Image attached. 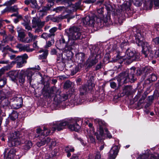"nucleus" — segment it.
<instances>
[{
  "mask_svg": "<svg viewBox=\"0 0 159 159\" xmlns=\"http://www.w3.org/2000/svg\"><path fill=\"white\" fill-rule=\"evenodd\" d=\"M95 123L98 126V129L99 132V135L97 133H95L94 134L96 136L97 140L99 141H101L102 139V136L104 134V128L105 125V122L104 121L99 119H96L94 120Z\"/></svg>",
  "mask_w": 159,
  "mask_h": 159,
  "instance_id": "obj_6",
  "label": "nucleus"
},
{
  "mask_svg": "<svg viewBox=\"0 0 159 159\" xmlns=\"http://www.w3.org/2000/svg\"><path fill=\"white\" fill-rule=\"evenodd\" d=\"M16 0H10L9 1L6 2L4 4L7 6H10L12 4H14Z\"/></svg>",
  "mask_w": 159,
  "mask_h": 159,
  "instance_id": "obj_59",
  "label": "nucleus"
},
{
  "mask_svg": "<svg viewBox=\"0 0 159 159\" xmlns=\"http://www.w3.org/2000/svg\"><path fill=\"white\" fill-rule=\"evenodd\" d=\"M17 32L20 41L26 43V38H25V34L24 31H17Z\"/></svg>",
  "mask_w": 159,
  "mask_h": 159,
  "instance_id": "obj_32",
  "label": "nucleus"
},
{
  "mask_svg": "<svg viewBox=\"0 0 159 159\" xmlns=\"http://www.w3.org/2000/svg\"><path fill=\"white\" fill-rule=\"evenodd\" d=\"M135 41L137 45H141L142 41L144 40L145 33L141 30H138L136 28L133 29Z\"/></svg>",
  "mask_w": 159,
  "mask_h": 159,
  "instance_id": "obj_7",
  "label": "nucleus"
},
{
  "mask_svg": "<svg viewBox=\"0 0 159 159\" xmlns=\"http://www.w3.org/2000/svg\"><path fill=\"white\" fill-rule=\"evenodd\" d=\"M152 54L153 55L152 57H150L151 58L153 57H159V49L156 50L154 52H152Z\"/></svg>",
  "mask_w": 159,
  "mask_h": 159,
  "instance_id": "obj_51",
  "label": "nucleus"
},
{
  "mask_svg": "<svg viewBox=\"0 0 159 159\" xmlns=\"http://www.w3.org/2000/svg\"><path fill=\"white\" fill-rule=\"evenodd\" d=\"M111 87L113 89H116V84L114 82H111L110 83Z\"/></svg>",
  "mask_w": 159,
  "mask_h": 159,
  "instance_id": "obj_63",
  "label": "nucleus"
},
{
  "mask_svg": "<svg viewBox=\"0 0 159 159\" xmlns=\"http://www.w3.org/2000/svg\"><path fill=\"white\" fill-rule=\"evenodd\" d=\"M76 57H78L79 60L81 62H82L84 61L85 56L83 53H80L77 55Z\"/></svg>",
  "mask_w": 159,
  "mask_h": 159,
  "instance_id": "obj_48",
  "label": "nucleus"
},
{
  "mask_svg": "<svg viewBox=\"0 0 159 159\" xmlns=\"http://www.w3.org/2000/svg\"><path fill=\"white\" fill-rule=\"evenodd\" d=\"M10 68V66L7 65L4 66L0 69V77L4 73V72L6 70H7Z\"/></svg>",
  "mask_w": 159,
  "mask_h": 159,
  "instance_id": "obj_42",
  "label": "nucleus"
},
{
  "mask_svg": "<svg viewBox=\"0 0 159 159\" xmlns=\"http://www.w3.org/2000/svg\"><path fill=\"white\" fill-rule=\"evenodd\" d=\"M139 46H141L142 48V52L144 55L145 57H152V49L150 45L147 42L142 41L141 45H137Z\"/></svg>",
  "mask_w": 159,
  "mask_h": 159,
  "instance_id": "obj_8",
  "label": "nucleus"
},
{
  "mask_svg": "<svg viewBox=\"0 0 159 159\" xmlns=\"http://www.w3.org/2000/svg\"><path fill=\"white\" fill-rule=\"evenodd\" d=\"M104 131L105 132V134L107 135V136L108 138L109 139L111 138H112V136L111 134L108 131L107 129L105 128H104Z\"/></svg>",
  "mask_w": 159,
  "mask_h": 159,
  "instance_id": "obj_56",
  "label": "nucleus"
},
{
  "mask_svg": "<svg viewBox=\"0 0 159 159\" xmlns=\"http://www.w3.org/2000/svg\"><path fill=\"white\" fill-rule=\"evenodd\" d=\"M113 51H116L118 53V55L120 58L122 59L123 60H129V63H130L133 61L136 60L137 59L136 51L133 48H128L126 50L125 54L123 55L122 52H120L118 49V47L116 45H115L112 48Z\"/></svg>",
  "mask_w": 159,
  "mask_h": 159,
  "instance_id": "obj_3",
  "label": "nucleus"
},
{
  "mask_svg": "<svg viewBox=\"0 0 159 159\" xmlns=\"http://www.w3.org/2000/svg\"><path fill=\"white\" fill-rule=\"evenodd\" d=\"M39 138L40 140L39 142H38L36 143L37 146L39 147L41 146H43L46 144H48L51 141V139L49 137H43L41 136H38V135L36 137Z\"/></svg>",
  "mask_w": 159,
  "mask_h": 159,
  "instance_id": "obj_18",
  "label": "nucleus"
},
{
  "mask_svg": "<svg viewBox=\"0 0 159 159\" xmlns=\"http://www.w3.org/2000/svg\"><path fill=\"white\" fill-rule=\"evenodd\" d=\"M28 57L26 54H24L22 56H19L15 59V61H12V63H16L17 67L20 68L23 66V64L26 63V60Z\"/></svg>",
  "mask_w": 159,
  "mask_h": 159,
  "instance_id": "obj_10",
  "label": "nucleus"
},
{
  "mask_svg": "<svg viewBox=\"0 0 159 159\" xmlns=\"http://www.w3.org/2000/svg\"><path fill=\"white\" fill-rule=\"evenodd\" d=\"M80 70V67L79 65L76 66L75 68L71 70V75H74L76 74Z\"/></svg>",
  "mask_w": 159,
  "mask_h": 159,
  "instance_id": "obj_43",
  "label": "nucleus"
},
{
  "mask_svg": "<svg viewBox=\"0 0 159 159\" xmlns=\"http://www.w3.org/2000/svg\"><path fill=\"white\" fill-rule=\"evenodd\" d=\"M9 11H11L12 12H18V8L16 6H14L13 7H9Z\"/></svg>",
  "mask_w": 159,
  "mask_h": 159,
  "instance_id": "obj_49",
  "label": "nucleus"
},
{
  "mask_svg": "<svg viewBox=\"0 0 159 159\" xmlns=\"http://www.w3.org/2000/svg\"><path fill=\"white\" fill-rule=\"evenodd\" d=\"M132 88L131 86L127 85L125 86L123 89V92L125 95H129L132 91Z\"/></svg>",
  "mask_w": 159,
  "mask_h": 159,
  "instance_id": "obj_34",
  "label": "nucleus"
},
{
  "mask_svg": "<svg viewBox=\"0 0 159 159\" xmlns=\"http://www.w3.org/2000/svg\"><path fill=\"white\" fill-rule=\"evenodd\" d=\"M66 152H73L74 151V148L71 146H67L65 148Z\"/></svg>",
  "mask_w": 159,
  "mask_h": 159,
  "instance_id": "obj_54",
  "label": "nucleus"
},
{
  "mask_svg": "<svg viewBox=\"0 0 159 159\" xmlns=\"http://www.w3.org/2000/svg\"><path fill=\"white\" fill-rule=\"evenodd\" d=\"M19 74V71L18 70H12L9 72V75L12 81L17 84V78Z\"/></svg>",
  "mask_w": 159,
  "mask_h": 159,
  "instance_id": "obj_24",
  "label": "nucleus"
},
{
  "mask_svg": "<svg viewBox=\"0 0 159 159\" xmlns=\"http://www.w3.org/2000/svg\"><path fill=\"white\" fill-rule=\"evenodd\" d=\"M64 8V7H59L54 8L53 11H55L56 12H59L60 11H61Z\"/></svg>",
  "mask_w": 159,
  "mask_h": 159,
  "instance_id": "obj_57",
  "label": "nucleus"
},
{
  "mask_svg": "<svg viewBox=\"0 0 159 159\" xmlns=\"http://www.w3.org/2000/svg\"><path fill=\"white\" fill-rule=\"evenodd\" d=\"M81 3V2H79L75 3V4H71L68 7V9L70 12L76 11L77 10L80 8Z\"/></svg>",
  "mask_w": 159,
  "mask_h": 159,
  "instance_id": "obj_30",
  "label": "nucleus"
},
{
  "mask_svg": "<svg viewBox=\"0 0 159 159\" xmlns=\"http://www.w3.org/2000/svg\"><path fill=\"white\" fill-rule=\"evenodd\" d=\"M7 83V79L5 78H3V79H0V88H2Z\"/></svg>",
  "mask_w": 159,
  "mask_h": 159,
  "instance_id": "obj_45",
  "label": "nucleus"
},
{
  "mask_svg": "<svg viewBox=\"0 0 159 159\" xmlns=\"http://www.w3.org/2000/svg\"><path fill=\"white\" fill-rule=\"evenodd\" d=\"M88 133L86 135L87 137L89 139L90 142L92 143H94L95 142V139L93 137L92 135L93 134H91L90 132H89L88 130H87Z\"/></svg>",
  "mask_w": 159,
  "mask_h": 159,
  "instance_id": "obj_41",
  "label": "nucleus"
},
{
  "mask_svg": "<svg viewBox=\"0 0 159 159\" xmlns=\"http://www.w3.org/2000/svg\"><path fill=\"white\" fill-rule=\"evenodd\" d=\"M51 35V34H50L44 33L41 35L40 37L41 38H43L47 40L49 38H53L52 37Z\"/></svg>",
  "mask_w": 159,
  "mask_h": 159,
  "instance_id": "obj_40",
  "label": "nucleus"
},
{
  "mask_svg": "<svg viewBox=\"0 0 159 159\" xmlns=\"http://www.w3.org/2000/svg\"><path fill=\"white\" fill-rule=\"evenodd\" d=\"M153 41L155 44H159V36L154 39H153Z\"/></svg>",
  "mask_w": 159,
  "mask_h": 159,
  "instance_id": "obj_64",
  "label": "nucleus"
},
{
  "mask_svg": "<svg viewBox=\"0 0 159 159\" xmlns=\"http://www.w3.org/2000/svg\"><path fill=\"white\" fill-rule=\"evenodd\" d=\"M132 4L131 1H127L123 3L121 6L122 11H125L126 12L130 10V7Z\"/></svg>",
  "mask_w": 159,
  "mask_h": 159,
  "instance_id": "obj_28",
  "label": "nucleus"
},
{
  "mask_svg": "<svg viewBox=\"0 0 159 159\" xmlns=\"http://www.w3.org/2000/svg\"><path fill=\"white\" fill-rule=\"evenodd\" d=\"M16 47L18 48L20 51H26L27 52H32L34 50L33 48H30L29 45H23L21 44H18Z\"/></svg>",
  "mask_w": 159,
  "mask_h": 159,
  "instance_id": "obj_21",
  "label": "nucleus"
},
{
  "mask_svg": "<svg viewBox=\"0 0 159 159\" xmlns=\"http://www.w3.org/2000/svg\"><path fill=\"white\" fill-rule=\"evenodd\" d=\"M136 74L138 75H140L142 74H143V70H142V68L137 70Z\"/></svg>",
  "mask_w": 159,
  "mask_h": 159,
  "instance_id": "obj_62",
  "label": "nucleus"
},
{
  "mask_svg": "<svg viewBox=\"0 0 159 159\" xmlns=\"http://www.w3.org/2000/svg\"><path fill=\"white\" fill-rule=\"evenodd\" d=\"M98 62V60L97 59L96 57H92L88 59L86 61V65L88 68L95 65Z\"/></svg>",
  "mask_w": 159,
  "mask_h": 159,
  "instance_id": "obj_27",
  "label": "nucleus"
},
{
  "mask_svg": "<svg viewBox=\"0 0 159 159\" xmlns=\"http://www.w3.org/2000/svg\"><path fill=\"white\" fill-rule=\"evenodd\" d=\"M94 18L96 19V23H98V25H101L102 23L106 24L110 20V17L107 16H103L102 18L95 16Z\"/></svg>",
  "mask_w": 159,
  "mask_h": 159,
  "instance_id": "obj_23",
  "label": "nucleus"
},
{
  "mask_svg": "<svg viewBox=\"0 0 159 159\" xmlns=\"http://www.w3.org/2000/svg\"><path fill=\"white\" fill-rule=\"evenodd\" d=\"M118 146H113L109 153L108 157L109 159H115L118 152Z\"/></svg>",
  "mask_w": 159,
  "mask_h": 159,
  "instance_id": "obj_17",
  "label": "nucleus"
},
{
  "mask_svg": "<svg viewBox=\"0 0 159 159\" xmlns=\"http://www.w3.org/2000/svg\"><path fill=\"white\" fill-rule=\"evenodd\" d=\"M28 35L29 38L28 37L26 38V43H30L33 41H35L36 39H37L38 37L36 35H33V34L30 32H29L28 33Z\"/></svg>",
  "mask_w": 159,
  "mask_h": 159,
  "instance_id": "obj_33",
  "label": "nucleus"
},
{
  "mask_svg": "<svg viewBox=\"0 0 159 159\" xmlns=\"http://www.w3.org/2000/svg\"><path fill=\"white\" fill-rule=\"evenodd\" d=\"M34 74V72L31 70L29 69L27 71V80L31 84V82L32 80V76Z\"/></svg>",
  "mask_w": 159,
  "mask_h": 159,
  "instance_id": "obj_36",
  "label": "nucleus"
},
{
  "mask_svg": "<svg viewBox=\"0 0 159 159\" xmlns=\"http://www.w3.org/2000/svg\"><path fill=\"white\" fill-rule=\"evenodd\" d=\"M71 122L68 121V120H63L57 122H55L52 125V130L53 131H55L57 130L58 131H60L65 129L67 125L69 124V123Z\"/></svg>",
  "mask_w": 159,
  "mask_h": 159,
  "instance_id": "obj_9",
  "label": "nucleus"
},
{
  "mask_svg": "<svg viewBox=\"0 0 159 159\" xmlns=\"http://www.w3.org/2000/svg\"><path fill=\"white\" fill-rule=\"evenodd\" d=\"M49 10V8L47 6L42 7V9L39 10V15L40 17H43L46 15V11Z\"/></svg>",
  "mask_w": 159,
  "mask_h": 159,
  "instance_id": "obj_35",
  "label": "nucleus"
},
{
  "mask_svg": "<svg viewBox=\"0 0 159 159\" xmlns=\"http://www.w3.org/2000/svg\"><path fill=\"white\" fill-rule=\"evenodd\" d=\"M89 16H87L83 19V24L85 25H88L90 26L93 27L95 23H96V19Z\"/></svg>",
  "mask_w": 159,
  "mask_h": 159,
  "instance_id": "obj_12",
  "label": "nucleus"
},
{
  "mask_svg": "<svg viewBox=\"0 0 159 159\" xmlns=\"http://www.w3.org/2000/svg\"><path fill=\"white\" fill-rule=\"evenodd\" d=\"M98 62V60L97 59L96 57H92L88 59L86 61V65L88 68L95 65Z\"/></svg>",
  "mask_w": 159,
  "mask_h": 159,
  "instance_id": "obj_26",
  "label": "nucleus"
},
{
  "mask_svg": "<svg viewBox=\"0 0 159 159\" xmlns=\"http://www.w3.org/2000/svg\"><path fill=\"white\" fill-rule=\"evenodd\" d=\"M23 143L22 148L25 150L30 149L32 146V142L24 136L22 131H16L11 133L8 137V145L10 147L16 146Z\"/></svg>",
  "mask_w": 159,
  "mask_h": 159,
  "instance_id": "obj_1",
  "label": "nucleus"
},
{
  "mask_svg": "<svg viewBox=\"0 0 159 159\" xmlns=\"http://www.w3.org/2000/svg\"><path fill=\"white\" fill-rule=\"evenodd\" d=\"M68 98V95L66 94H64L62 96L56 94L54 98V100L57 102V104H59L61 102L66 100Z\"/></svg>",
  "mask_w": 159,
  "mask_h": 159,
  "instance_id": "obj_25",
  "label": "nucleus"
},
{
  "mask_svg": "<svg viewBox=\"0 0 159 159\" xmlns=\"http://www.w3.org/2000/svg\"><path fill=\"white\" fill-rule=\"evenodd\" d=\"M9 116L11 120H14L18 118V113L16 111H13L12 113L9 115Z\"/></svg>",
  "mask_w": 159,
  "mask_h": 159,
  "instance_id": "obj_38",
  "label": "nucleus"
},
{
  "mask_svg": "<svg viewBox=\"0 0 159 159\" xmlns=\"http://www.w3.org/2000/svg\"><path fill=\"white\" fill-rule=\"evenodd\" d=\"M11 107L15 109H18L21 107L23 104L22 98L21 97H15L11 100Z\"/></svg>",
  "mask_w": 159,
  "mask_h": 159,
  "instance_id": "obj_11",
  "label": "nucleus"
},
{
  "mask_svg": "<svg viewBox=\"0 0 159 159\" xmlns=\"http://www.w3.org/2000/svg\"><path fill=\"white\" fill-rule=\"evenodd\" d=\"M39 138L40 140L39 142H38L36 143L37 146L39 147L41 146H43L46 144H48L51 141V139L49 137H43L41 136H38V135L36 137Z\"/></svg>",
  "mask_w": 159,
  "mask_h": 159,
  "instance_id": "obj_19",
  "label": "nucleus"
},
{
  "mask_svg": "<svg viewBox=\"0 0 159 159\" xmlns=\"http://www.w3.org/2000/svg\"><path fill=\"white\" fill-rule=\"evenodd\" d=\"M104 8L103 7H101L100 8L98 9L97 10V12L98 14L99 17L102 18L103 15Z\"/></svg>",
  "mask_w": 159,
  "mask_h": 159,
  "instance_id": "obj_44",
  "label": "nucleus"
},
{
  "mask_svg": "<svg viewBox=\"0 0 159 159\" xmlns=\"http://www.w3.org/2000/svg\"><path fill=\"white\" fill-rule=\"evenodd\" d=\"M23 25L25 26L26 29L28 30H32V28L29 25L26 23H23Z\"/></svg>",
  "mask_w": 159,
  "mask_h": 159,
  "instance_id": "obj_61",
  "label": "nucleus"
},
{
  "mask_svg": "<svg viewBox=\"0 0 159 159\" xmlns=\"http://www.w3.org/2000/svg\"><path fill=\"white\" fill-rule=\"evenodd\" d=\"M95 85L91 82L89 83L88 85H85L82 86L80 88V94L83 95L88 90H92L94 87Z\"/></svg>",
  "mask_w": 159,
  "mask_h": 159,
  "instance_id": "obj_14",
  "label": "nucleus"
},
{
  "mask_svg": "<svg viewBox=\"0 0 159 159\" xmlns=\"http://www.w3.org/2000/svg\"><path fill=\"white\" fill-rule=\"evenodd\" d=\"M135 70V67H133L128 71L120 73L119 75V78L117 80L119 85L121 86L123 84L129 82H134L137 79L134 75Z\"/></svg>",
  "mask_w": 159,
  "mask_h": 159,
  "instance_id": "obj_2",
  "label": "nucleus"
},
{
  "mask_svg": "<svg viewBox=\"0 0 159 159\" xmlns=\"http://www.w3.org/2000/svg\"><path fill=\"white\" fill-rule=\"evenodd\" d=\"M25 4L30 5L31 7L33 8H37L39 6L36 0H25Z\"/></svg>",
  "mask_w": 159,
  "mask_h": 159,
  "instance_id": "obj_31",
  "label": "nucleus"
},
{
  "mask_svg": "<svg viewBox=\"0 0 159 159\" xmlns=\"http://www.w3.org/2000/svg\"><path fill=\"white\" fill-rule=\"evenodd\" d=\"M148 157V155L147 153H144L140 155L138 157L137 159H146Z\"/></svg>",
  "mask_w": 159,
  "mask_h": 159,
  "instance_id": "obj_53",
  "label": "nucleus"
},
{
  "mask_svg": "<svg viewBox=\"0 0 159 159\" xmlns=\"http://www.w3.org/2000/svg\"><path fill=\"white\" fill-rule=\"evenodd\" d=\"M3 92H0V102L2 101L5 99L4 102H5L4 106H8L11 104V103L6 98L8 97V96L4 93Z\"/></svg>",
  "mask_w": 159,
  "mask_h": 159,
  "instance_id": "obj_29",
  "label": "nucleus"
},
{
  "mask_svg": "<svg viewBox=\"0 0 159 159\" xmlns=\"http://www.w3.org/2000/svg\"><path fill=\"white\" fill-rule=\"evenodd\" d=\"M69 39L73 40L78 39H82L86 37L84 33L82 32L80 29L76 27L70 28L66 31Z\"/></svg>",
  "mask_w": 159,
  "mask_h": 159,
  "instance_id": "obj_5",
  "label": "nucleus"
},
{
  "mask_svg": "<svg viewBox=\"0 0 159 159\" xmlns=\"http://www.w3.org/2000/svg\"><path fill=\"white\" fill-rule=\"evenodd\" d=\"M57 28L56 27H54L51 28L49 30L50 34H51V36L53 38L55 34L54 33L57 30Z\"/></svg>",
  "mask_w": 159,
  "mask_h": 159,
  "instance_id": "obj_46",
  "label": "nucleus"
},
{
  "mask_svg": "<svg viewBox=\"0 0 159 159\" xmlns=\"http://www.w3.org/2000/svg\"><path fill=\"white\" fill-rule=\"evenodd\" d=\"M51 130L48 129L47 127L44 126L43 130H42L40 128H38L36 129V133L38 134V136H41L43 137L48 135L50 133Z\"/></svg>",
  "mask_w": 159,
  "mask_h": 159,
  "instance_id": "obj_15",
  "label": "nucleus"
},
{
  "mask_svg": "<svg viewBox=\"0 0 159 159\" xmlns=\"http://www.w3.org/2000/svg\"><path fill=\"white\" fill-rule=\"evenodd\" d=\"M71 122L69 123L67 125L69 129L72 131L78 132L79 130L80 126L79 125L75 120L74 119H70L68 120V121Z\"/></svg>",
  "mask_w": 159,
  "mask_h": 159,
  "instance_id": "obj_13",
  "label": "nucleus"
},
{
  "mask_svg": "<svg viewBox=\"0 0 159 159\" xmlns=\"http://www.w3.org/2000/svg\"><path fill=\"white\" fill-rule=\"evenodd\" d=\"M76 57H78L79 60L81 62H82L84 61L85 56L83 53H80L77 55Z\"/></svg>",
  "mask_w": 159,
  "mask_h": 159,
  "instance_id": "obj_47",
  "label": "nucleus"
},
{
  "mask_svg": "<svg viewBox=\"0 0 159 159\" xmlns=\"http://www.w3.org/2000/svg\"><path fill=\"white\" fill-rule=\"evenodd\" d=\"M142 70H143V72L145 76H146L148 74L151 72V68L150 67L146 66L142 67Z\"/></svg>",
  "mask_w": 159,
  "mask_h": 159,
  "instance_id": "obj_37",
  "label": "nucleus"
},
{
  "mask_svg": "<svg viewBox=\"0 0 159 159\" xmlns=\"http://www.w3.org/2000/svg\"><path fill=\"white\" fill-rule=\"evenodd\" d=\"M25 79V71L22 70L19 72V75L17 78V81H18L20 85H22L24 83Z\"/></svg>",
  "mask_w": 159,
  "mask_h": 159,
  "instance_id": "obj_22",
  "label": "nucleus"
},
{
  "mask_svg": "<svg viewBox=\"0 0 159 159\" xmlns=\"http://www.w3.org/2000/svg\"><path fill=\"white\" fill-rule=\"evenodd\" d=\"M43 52V54L39 55V58L40 59L46 58L48 54V51L47 50H45L44 51H43V50H41L39 52L40 53Z\"/></svg>",
  "mask_w": 159,
  "mask_h": 159,
  "instance_id": "obj_39",
  "label": "nucleus"
},
{
  "mask_svg": "<svg viewBox=\"0 0 159 159\" xmlns=\"http://www.w3.org/2000/svg\"><path fill=\"white\" fill-rule=\"evenodd\" d=\"M89 126L90 128L89 132H90L91 134H94L95 130L94 128L93 127V124L91 123H89Z\"/></svg>",
  "mask_w": 159,
  "mask_h": 159,
  "instance_id": "obj_60",
  "label": "nucleus"
},
{
  "mask_svg": "<svg viewBox=\"0 0 159 159\" xmlns=\"http://www.w3.org/2000/svg\"><path fill=\"white\" fill-rule=\"evenodd\" d=\"M129 45V43L127 41H123L120 44V48L123 50L124 49L126 48V47Z\"/></svg>",
  "mask_w": 159,
  "mask_h": 159,
  "instance_id": "obj_50",
  "label": "nucleus"
},
{
  "mask_svg": "<svg viewBox=\"0 0 159 159\" xmlns=\"http://www.w3.org/2000/svg\"><path fill=\"white\" fill-rule=\"evenodd\" d=\"M16 150V149L11 148L10 150L8 148H6L4 152V156H6V159H13Z\"/></svg>",
  "mask_w": 159,
  "mask_h": 159,
  "instance_id": "obj_16",
  "label": "nucleus"
},
{
  "mask_svg": "<svg viewBox=\"0 0 159 159\" xmlns=\"http://www.w3.org/2000/svg\"><path fill=\"white\" fill-rule=\"evenodd\" d=\"M32 23L33 28H35L36 27H38L39 28H42L44 25L45 21H41L39 19L33 18L32 20Z\"/></svg>",
  "mask_w": 159,
  "mask_h": 159,
  "instance_id": "obj_20",
  "label": "nucleus"
},
{
  "mask_svg": "<svg viewBox=\"0 0 159 159\" xmlns=\"http://www.w3.org/2000/svg\"><path fill=\"white\" fill-rule=\"evenodd\" d=\"M60 43V47H63L65 46L64 49H63V52L67 57H71L73 56V54L71 51L76 45L75 41L69 39L67 42H66L65 39L62 38L59 41Z\"/></svg>",
  "mask_w": 159,
  "mask_h": 159,
  "instance_id": "obj_4",
  "label": "nucleus"
},
{
  "mask_svg": "<svg viewBox=\"0 0 159 159\" xmlns=\"http://www.w3.org/2000/svg\"><path fill=\"white\" fill-rule=\"evenodd\" d=\"M57 61L60 62L63 60L62 54L61 52L60 53H58L57 54Z\"/></svg>",
  "mask_w": 159,
  "mask_h": 159,
  "instance_id": "obj_52",
  "label": "nucleus"
},
{
  "mask_svg": "<svg viewBox=\"0 0 159 159\" xmlns=\"http://www.w3.org/2000/svg\"><path fill=\"white\" fill-rule=\"evenodd\" d=\"M51 41H48L46 43V44L45 46L46 48L50 47L52 45V42H54V39L53 38H51Z\"/></svg>",
  "mask_w": 159,
  "mask_h": 159,
  "instance_id": "obj_55",
  "label": "nucleus"
},
{
  "mask_svg": "<svg viewBox=\"0 0 159 159\" xmlns=\"http://www.w3.org/2000/svg\"><path fill=\"white\" fill-rule=\"evenodd\" d=\"M157 79V76L153 74H152L150 77L149 78V80L152 81H156Z\"/></svg>",
  "mask_w": 159,
  "mask_h": 159,
  "instance_id": "obj_58",
  "label": "nucleus"
}]
</instances>
